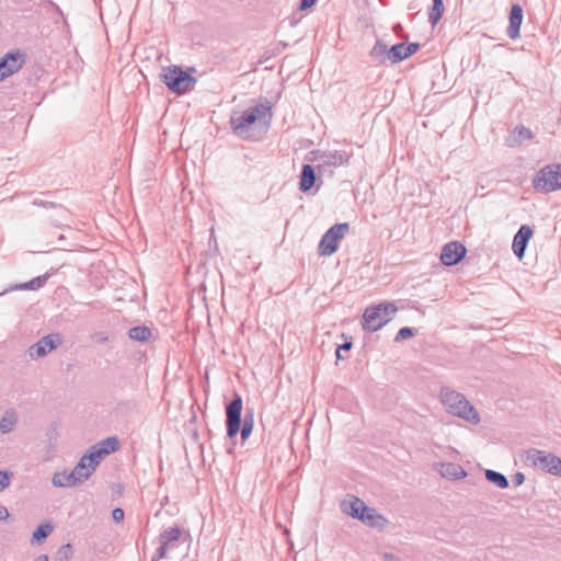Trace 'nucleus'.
I'll return each instance as SVG.
<instances>
[{
  "instance_id": "f257e3e1",
  "label": "nucleus",
  "mask_w": 561,
  "mask_h": 561,
  "mask_svg": "<svg viewBox=\"0 0 561 561\" xmlns=\"http://www.w3.org/2000/svg\"><path fill=\"white\" fill-rule=\"evenodd\" d=\"M271 121L272 108L268 102L256 104L243 112H233L230 116L233 133L244 139L250 138V130L254 125L257 124L266 130Z\"/></svg>"
},
{
  "instance_id": "f03ea898",
  "label": "nucleus",
  "mask_w": 561,
  "mask_h": 561,
  "mask_svg": "<svg viewBox=\"0 0 561 561\" xmlns=\"http://www.w3.org/2000/svg\"><path fill=\"white\" fill-rule=\"evenodd\" d=\"M439 398L449 414L463 419L474 425L480 422L478 411L462 393L449 387H442Z\"/></svg>"
},
{
  "instance_id": "7ed1b4c3",
  "label": "nucleus",
  "mask_w": 561,
  "mask_h": 561,
  "mask_svg": "<svg viewBox=\"0 0 561 561\" xmlns=\"http://www.w3.org/2000/svg\"><path fill=\"white\" fill-rule=\"evenodd\" d=\"M160 78L167 88L178 95L190 92L197 82L195 77L176 65L163 68Z\"/></svg>"
},
{
  "instance_id": "20e7f679",
  "label": "nucleus",
  "mask_w": 561,
  "mask_h": 561,
  "mask_svg": "<svg viewBox=\"0 0 561 561\" xmlns=\"http://www.w3.org/2000/svg\"><path fill=\"white\" fill-rule=\"evenodd\" d=\"M397 310L396 305L388 301L366 308L363 314L364 330L375 332L381 329L392 319Z\"/></svg>"
},
{
  "instance_id": "39448f33",
  "label": "nucleus",
  "mask_w": 561,
  "mask_h": 561,
  "mask_svg": "<svg viewBox=\"0 0 561 561\" xmlns=\"http://www.w3.org/2000/svg\"><path fill=\"white\" fill-rule=\"evenodd\" d=\"M533 186L541 193L561 190V163L546 165L540 169L533 180Z\"/></svg>"
},
{
  "instance_id": "423d86ee",
  "label": "nucleus",
  "mask_w": 561,
  "mask_h": 561,
  "mask_svg": "<svg viewBox=\"0 0 561 561\" xmlns=\"http://www.w3.org/2000/svg\"><path fill=\"white\" fill-rule=\"evenodd\" d=\"M526 462L529 466L545 470L551 474L560 473L561 459L553 454L538 449H529L526 453Z\"/></svg>"
},
{
  "instance_id": "0eeeda50",
  "label": "nucleus",
  "mask_w": 561,
  "mask_h": 561,
  "mask_svg": "<svg viewBox=\"0 0 561 561\" xmlns=\"http://www.w3.org/2000/svg\"><path fill=\"white\" fill-rule=\"evenodd\" d=\"M350 225L347 222L333 225L321 238L318 251L321 255L330 256L336 252L339 241L347 233Z\"/></svg>"
},
{
  "instance_id": "6e6552de",
  "label": "nucleus",
  "mask_w": 561,
  "mask_h": 561,
  "mask_svg": "<svg viewBox=\"0 0 561 561\" xmlns=\"http://www.w3.org/2000/svg\"><path fill=\"white\" fill-rule=\"evenodd\" d=\"M242 397L234 392L231 401L226 405V427L227 436L233 438L240 431L242 423Z\"/></svg>"
},
{
  "instance_id": "1a4fd4ad",
  "label": "nucleus",
  "mask_w": 561,
  "mask_h": 561,
  "mask_svg": "<svg viewBox=\"0 0 561 561\" xmlns=\"http://www.w3.org/2000/svg\"><path fill=\"white\" fill-rule=\"evenodd\" d=\"M26 62V54L15 49L7 51L0 58V76L2 80L19 72Z\"/></svg>"
},
{
  "instance_id": "9d476101",
  "label": "nucleus",
  "mask_w": 561,
  "mask_h": 561,
  "mask_svg": "<svg viewBox=\"0 0 561 561\" xmlns=\"http://www.w3.org/2000/svg\"><path fill=\"white\" fill-rule=\"evenodd\" d=\"M314 160L317 163V169L320 174L324 172L331 173V168H335L339 165H343L348 163L350 154L346 151H322L317 154Z\"/></svg>"
},
{
  "instance_id": "9b49d317",
  "label": "nucleus",
  "mask_w": 561,
  "mask_h": 561,
  "mask_svg": "<svg viewBox=\"0 0 561 561\" xmlns=\"http://www.w3.org/2000/svg\"><path fill=\"white\" fill-rule=\"evenodd\" d=\"M61 343V335L59 333H51L43 336L35 344L31 345L26 353L31 359H37L56 350Z\"/></svg>"
},
{
  "instance_id": "f8f14e48",
  "label": "nucleus",
  "mask_w": 561,
  "mask_h": 561,
  "mask_svg": "<svg viewBox=\"0 0 561 561\" xmlns=\"http://www.w3.org/2000/svg\"><path fill=\"white\" fill-rule=\"evenodd\" d=\"M467 249L458 241L449 242L442 249L440 261L446 266L458 264L466 255Z\"/></svg>"
},
{
  "instance_id": "ddd939ff",
  "label": "nucleus",
  "mask_w": 561,
  "mask_h": 561,
  "mask_svg": "<svg viewBox=\"0 0 561 561\" xmlns=\"http://www.w3.org/2000/svg\"><path fill=\"white\" fill-rule=\"evenodd\" d=\"M32 204L37 207L57 210V217L51 218V224L56 227L62 226L64 221H67L69 218V210L60 203H56L43 197H37L33 199Z\"/></svg>"
},
{
  "instance_id": "4468645a",
  "label": "nucleus",
  "mask_w": 561,
  "mask_h": 561,
  "mask_svg": "<svg viewBox=\"0 0 561 561\" xmlns=\"http://www.w3.org/2000/svg\"><path fill=\"white\" fill-rule=\"evenodd\" d=\"M533 237V229L528 225H523L513 239L512 249L514 254L520 260L525 255L527 244Z\"/></svg>"
},
{
  "instance_id": "2eb2a0df",
  "label": "nucleus",
  "mask_w": 561,
  "mask_h": 561,
  "mask_svg": "<svg viewBox=\"0 0 561 561\" xmlns=\"http://www.w3.org/2000/svg\"><path fill=\"white\" fill-rule=\"evenodd\" d=\"M523 22V9L519 4H513L510 12V24L507 27V36L511 39L519 37V30Z\"/></svg>"
},
{
  "instance_id": "dca6fc26",
  "label": "nucleus",
  "mask_w": 561,
  "mask_h": 561,
  "mask_svg": "<svg viewBox=\"0 0 561 561\" xmlns=\"http://www.w3.org/2000/svg\"><path fill=\"white\" fill-rule=\"evenodd\" d=\"M299 190L301 192L310 191L317 182L314 168L311 164H304L299 176Z\"/></svg>"
},
{
  "instance_id": "f3484780",
  "label": "nucleus",
  "mask_w": 561,
  "mask_h": 561,
  "mask_svg": "<svg viewBox=\"0 0 561 561\" xmlns=\"http://www.w3.org/2000/svg\"><path fill=\"white\" fill-rule=\"evenodd\" d=\"M342 511L352 516L353 518L360 519L367 505L358 497H353L351 501H343L341 504Z\"/></svg>"
},
{
  "instance_id": "a211bd4d",
  "label": "nucleus",
  "mask_w": 561,
  "mask_h": 561,
  "mask_svg": "<svg viewBox=\"0 0 561 561\" xmlns=\"http://www.w3.org/2000/svg\"><path fill=\"white\" fill-rule=\"evenodd\" d=\"M51 483L57 488H71L77 484H80V478H77L76 474L71 472L61 471L56 472L53 476Z\"/></svg>"
},
{
  "instance_id": "6ab92c4d",
  "label": "nucleus",
  "mask_w": 561,
  "mask_h": 561,
  "mask_svg": "<svg viewBox=\"0 0 561 561\" xmlns=\"http://www.w3.org/2000/svg\"><path fill=\"white\" fill-rule=\"evenodd\" d=\"M365 525L375 528H382L387 524V519L377 513L373 507L367 506L359 519Z\"/></svg>"
},
{
  "instance_id": "aec40b11",
  "label": "nucleus",
  "mask_w": 561,
  "mask_h": 561,
  "mask_svg": "<svg viewBox=\"0 0 561 561\" xmlns=\"http://www.w3.org/2000/svg\"><path fill=\"white\" fill-rule=\"evenodd\" d=\"M439 473L443 478L457 480L465 478L467 471L458 463L445 462L440 465Z\"/></svg>"
},
{
  "instance_id": "412c9836",
  "label": "nucleus",
  "mask_w": 561,
  "mask_h": 561,
  "mask_svg": "<svg viewBox=\"0 0 561 561\" xmlns=\"http://www.w3.org/2000/svg\"><path fill=\"white\" fill-rule=\"evenodd\" d=\"M182 537V529L179 526L165 528L159 535V542L173 548Z\"/></svg>"
},
{
  "instance_id": "4be33fe9",
  "label": "nucleus",
  "mask_w": 561,
  "mask_h": 561,
  "mask_svg": "<svg viewBox=\"0 0 561 561\" xmlns=\"http://www.w3.org/2000/svg\"><path fill=\"white\" fill-rule=\"evenodd\" d=\"M48 278H49V274L46 273L44 275L34 277L33 279H31L28 282L16 284V285L10 287L9 290H37L46 284Z\"/></svg>"
},
{
  "instance_id": "5701e85b",
  "label": "nucleus",
  "mask_w": 561,
  "mask_h": 561,
  "mask_svg": "<svg viewBox=\"0 0 561 561\" xmlns=\"http://www.w3.org/2000/svg\"><path fill=\"white\" fill-rule=\"evenodd\" d=\"M18 423V414L15 410L8 409L4 411L1 420H0V432L2 434L11 433Z\"/></svg>"
},
{
  "instance_id": "b1692460",
  "label": "nucleus",
  "mask_w": 561,
  "mask_h": 561,
  "mask_svg": "<svg viewBox=\"0 0 561 561\" xmlns=\"http://www.w3.org/2000/svg\"><path fill=\"white\" fill-rule=\"evenodd\" d=\"M95 446L102 453V455L108 456L112 453H115L119 449V440L116 436H110L101 442L96 443Z\"/></svg>"
},
{
  "instance_id": "393cba45",
  "label": "nucleus",
  "mask_w": 561,
  "mask_h": 561,
  "mask_svg": "<svg viewBox=\"0 0 561 561\" xmlns=\"http://www.w3.org/2000/svg\"><path fill=\"white\" fill-rule=\"evenodd\" d=\"M152 332L146 325H136L128 330V337L137 342H147L150 340Z\"/></svg>"
},
{
  "instance_id": "a878e982",
  "label": "nucleus",
  "mask_w": 561,
  "mask_h": 561,
  "mask_svg": "<svg viewBox=\"0 0 561 561\" xmlns=\"http://www.w3.org/2000/svg\"><path fill=\"white\" fill-rule=\"evenodd\" d=\"M54 526L49 523L39 524L32 535V543H42L53 533Z\"/></svg>"
},
{
  "instance_id": "bb28decb",
  "label": "nucleus",
  "mask_w": 561,
  "mask_h": 561,
  "mask_svg": "<svg viewBox=\"0 0 561 561\" xmlns=\"http://www.w3.org/2000/svg\"><path fill=\"white\" fill-rule=\"evenodd\" d=\"M83 460L88 462V466H90L91 470L94 472L96 467L100 465L101 460L104 458L102 453L99 450V448L95 446L90 447V449L82 456Z\"/></svg>"
},
{
  "instance_id": "cd10ccee",
  "label": "nucleus",
  "mask_w": 561,
  "mask_h": 561,
  "mask_svg": "<svg viewBox=\"0 0 561 561\" xmlns=\"http://www.w3.org/2000/svg\"><path fill=\"white\" fill-rule=\"evenodd\" d=\"M388 46L381 39H377L376 44L370 49L369 55L373 60L381 64L388 58Z\"/></svg>"
},
{
  "instance_id": "c85d7f7f",
  "label": "nucleus",
  "mask_w": 561,
  "mask_h": 561,
  "mask_svg": "<svg viewBox=\"0 0 561 561\" xmlns=\"http://www.w3.org/2000/svg\"><path fill=\"white\" fill-rule=\"evenodd\" d=\"M533 133L529 128L517 126L508 139L510 146L520 145L524 140L530 139Z\"/></svg>"
},
{
  "instance_id": "c756f323",
  "label": "nucleus",
  "mask_w": 561,
  "mask_h": 561,
  "mask_svg": "<svg viewBox=\"0 0 561 561\" xmlns=\"http://www.w3.org/2000/svg\"><path fill=\"white\" fill-rule=\"evenodd\" d=\"M444 3L443 0H433V4L428 11V21L432 26H435L444 14Z\"/></svg>"
},
{
  "instance_id": "7c9ffc66",
  "label": "nucleus",
  "mask_w": 561,
  "mask_h": 561,
  "mask_svg": "<svg viewBox=\"0 0 561 561\" xmlns=\"http://www.w3.org/2000/svg\"><path fill=\"white\" fill-rule=\"evenodd\" d=\"M404 53H405V44L404 43L396 44L389 49L388 59L392 64H398V62L409 58V56L405 55Z\"/></svg>"
},
{
  "instance_id": "2f4dec72",
  "label": "nucleus",
  "mask_w": 561,
  "mask_h": 561,
  "mask_svg": "<svg viewBox=\"0 0 561 561\" xmlns=\"http://www.w3.org/2000/svg\"><path fill=\"white\" fill-rule=\"evenodd\" d=\"M485 478L489 482L495 484L497 488L506 489L508 486L507 478L499 471L488 469L485 470Z\"/></svg>"
},
{
  "instance_id": "473e14b6",
  "label": "nucleus",
  "mask_w": 561,
  "mask_h": 561,
  "mask_svg": "<svg viewBox=\"0 0 561 561\" xmlns=\"http://www.w3.org/2000/svg\"><path fill=\"white\" fill-rule=\"evenodd\" d=\"M72 472L76 474L77 478H80V482L88 480L93 471L91 470L90 466H88V462L83 460L81 457L79 462L75 466Z\"/></svg>"
},
{
  "instance_id": "72a5a7b5",
  "label": "nucleus",
  "mask_w": 561,
  "mask_h": 561,
  "mask_svg": "<svg viewBox=\"0 0 561 561\" xmlns=\"http://www.w3.org/2000/svg\"><path fill=\"white\" fill-rule=\"evenodd\" d=\"M71 557L72 546L70 543H66L58 549L55 561H69Z\"/></svg>"
},
{
  "instance_id": "f704fd0d",
  "label": "nucleus",
  "mask_w": 561,
  "mask_h": 561,
  "mask_svg": "<svg viewBox=\"0 0 561 561\" xmlns=\"http://www.w3.org/2000/svg\"><path fill=\"white\" fill-rule=\"evenodd\" d=\"M416 334V330L413 329V328H409V327H403L401 328L396 337H394V341L396 342H401V341H404L407 339H410L412 336H414Z\"/></svg>"
},
{
  "instance_id": "c9c22d12",
  "label": "nucleus",
  "mask_w": 561,
  "mask_h": 561,
  "mask_svg": "<svg viewBox=\"0 0 561 561\" xmlns=\"http://www.w3.org/2000/svg\"><path fill=\"white\" fill-rule=\"evenodd\" d=\"M169 549L170 547L165 546L164 543H160L159 548L153 553L151 561H159L165 559Z\"/></svg>"
},
{
  "instance_id": "e433bc0d",
  "label": "nucleus",
  "mask_w": 561,
  "mask_h": 561,
  "mask_svg": "<svg viewBox=\"0 0 561 561\" xmlns=\"http://www.w3.org/2000/svg\"><path fill=\"white\" fill-rule=\"evenodd\" d=\"M10 481H11V473H9L8 471L0 470V492L9 486Z\"/></svg>"
},
{
  "instance_id": "4c0bfd02",
  "label": "nucleus",
  "mask_w": 561,
  "mask_h": 561,
  "mask_svg": "<svg viewBox=\"0 0 561 561\" xmlns=\"http://www.w3.org/2000/svg\"><path fill=\"white\" fill-rule=\"evenodd\" d=\"M252 430H253L252 424H250V423H241V425H240V431H239V432H240V434H241V438H242L243 440L248 439V438H249V436H250V435H251V433H252Z\"/></svg>"
},
{
  "instance_id": "58836bf2",
  "label": "nucleus",
  "mask_w": 561,
  "mask_h": 561,
  "mask_svg": "<svg viewBox=\"0 0 561 561\" xmlns=\"http://www.w3.org/2000/svg\"><path fill=\"white\" fill-rule=\"evenodd\" d=\"M353 346V343L351 341H346L345 343L339 345L335 351V355L337 359H343L344 356L342 355V352L350 351Z\"/></svg>"
},
{
  "instance_id": "ea45409f",
  "label": "nucleus",
  "mask_w": 561,
  "mask_h": 561,
  "mask_svg": "<svg viewBox=\"0 0 561 561\" xmlns=\"http://www.w3.org/2000/svg\"><path fill=\"white\" fill-rule=\"evenodd\" d=\"M125 513L121 507H116L112 511V518L114 522L119 523L124 519Z\"/></svg>"
},
{
  "instance_id": "a19ab883",
  "label": "nucleus",
  "mask_w": 561,
  "mask_h": 561,
  "mask_svg": "<svg viewBox=\"0 0 561 561\" xmlns=\"http://www.w3.org/2000/svg\"><path fill=\"white\" fill-rule=\"evenodd\" d=\"M421 45L419 43H410L405 45V55L409 57L415 54L420 49Z\"/></svg>"
},
{
  "instance_id": "79ce46f5",
  "label": "nucleus",
  "mask_w": 561,
  "mask_h": 561,
  "mask_svg": "<svg viewBox=\"0 0 561 561\" xmlns=\"http://www.w3.org/2000/svg\"><path fill=\"white\" fill-rule=\"evenodd\" d=\"M512 481H513L514 485H516V486H518V485L523 484V483H524V481H525V476H524V473H522V472H516V473L513 476Z\"/></svg>"
},
{
  "instance_id": "37998d69",
  "label": "nucleus",
  "mask_w": 561,
  "mask_h": 561,
  "mask_svg": "<svg viewBox=\"0 0 561 561\" xmlns=\"http://www.w3.org/2000/svg\"><path fill=\"white\" fill-rule=\"evenodd\" d=\"M318 0H301L299 4L300 10H307L316 4Z\"/></svg>"
},
{
  "instance_id": "c03bdc74",
  "label": "nucleus",
  "mask_w": 561,
  "mask_h": 561,
  "mask_svg": "<svg viewBox=\"0 0 561 561\" xmlns=\"http://www.w3.org/2000/svg\"><path fill=\"white\" fill-rule=\"evenodd\" d=\"M393 32L397 35H399L400 37L408 39V35L407 34H402L403 27H402V25L400 23L394 24Z\"/></svg>"
},
{
  "instance_id": "a18cd8bd",
  "label": "nucleus",
  "mask_w": 561,
  "mask_h": 561,
  "mask_svg": "<svg viewBox=\"0 0 561 561\" xmlns=\"http://www.w3.org/2000/svg\"><path fill=\"white\" fill-rule=\"evenodd\" d=\"M242 423H250V424H254V421H253V412L252 411H247L243 420H242Z\"/></svg>"
},
{
  "instance_id": "49530a36",
  "label": "nucleus",
  "mask_w": 561,
  "mask_h": 561,
  "mask_svg": "<svg viewBox=\"0 0 561 561\" xmlns=\"http://www.w3.org/2000/svg\"><path fill=\"white\" fill-rule=\"evenodd\" d=\"M382 559H383V561H400L399 557H397L392 553H389V552H385L382 554Z\"/></svg>"
},
{
  "instance_id": "de8ad7c7",
  "label": "nucleus",
  "mask_w": 561,
  "mask_h": 561,
  "mask_svg": "<svg viewBox=\"0 0 561 561\" xmlns=\"http://www.w3.org/2000/svg\"><path fill=\"white\" fill-rule=\"evenodd\" d=\"M9 517L8 508L3 505H0V520H5Z\"/></svg>"
},
{
  "instance_id": "09e8293b",
  "label": "nucleus",
  "mask_w": 561,
  "mask_h": 561,
  "mask_svg": "<svg viewBox=\"0 0 561 561\" xmlns=\"http://www.w3.org/2000/svg\"><path fill=\"white\" fill-rule=\"evenodd\" d=\"M34 561H49V559L46 554H41Z\"/></svg>"
},
{
  "instance_id": "8fccbe9b",
  "label": "nucleus",
  "mask_w": 561,
  "mask_h": 561,
  "mask_svg": "<svg viewBox=\"0 0 561 561\" xmlns=\"http://www.w3.org/2000/svg\"><path fill=\"white\" fill-rule=\"evenodd\" d=\"M181 561H197L195 557H190L188 554H185Z\"/></svg>"
},
{
  "instance_id": "3c124183",
  "label": "nucleus",
  "mask_w": 561,
  "mask_h": 561,
  "mask_svg": "<svg viewBox=\"0 0 561 561\" xmlns=\"http://www.w3.org/2000/svg\"><path fill=\"white\" fill-rule=\"evenodd\" d=\"M53 193L51 192H44L42 193V196H50Z\"/></svg>"
},
{
  "instance_id": "603ef678",
  "label": "nucleus",
  "mask_w": 561,
  "mask_h": 561,
  "mask_svg": "<svg viewBox=\"0 0 561 561\" xmlns=\"http://www.w3.org/2000/svg\"><path fill=\"white\" fill-rule=\"evenodd\" d=\"M288 534H289L288 529L283 528V536H285V535L288 536Z\"/></svg>"
},
{
  "instance_id": "864d4df0",
  "label": "nucleus",
  "mask_w": 561,
  "mask_h": 561,
  "mask_svg": "<svg viewBox=\"0 0 561 561\" xmlns=\"http://www.w3.org/2000/svg\"><path fill=\"white\" fill-rule=\"evenodd\" d=\"M188 70H190L191 72H195V68H193V67H192V68H190Z\"/></svg>"
}]
</instances>
